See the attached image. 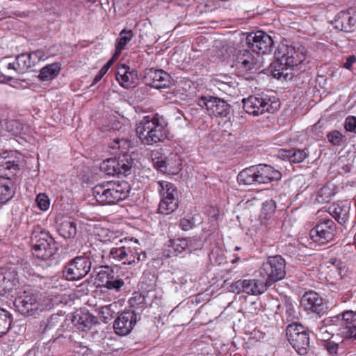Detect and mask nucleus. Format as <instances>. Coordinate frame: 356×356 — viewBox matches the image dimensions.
Masks as SVG:
<instances>
[{
	"mask_svg": "<svg viewBox=\"0 0 356 356\" xmlns=\"http://www.w3.org/2000/svg\"><path fill=\"white\" fill-rule=\"evenodd\" d=\"M276 65L275 71L279 76H286L288 72L285 71L305 70H302V65L307 59V51L305 47L298 45L295 47L284 42H281L275 51Z\"/></svg>",
	"mask_w": 356,
	"mask_h": 356,
	"instance_id": "nucleus-1",
	"label": "nucleus"
},
{
	"mask_svg": "<svg viewBox=\"0 0 356 356\" xmlns=\"http://www.w3.org/2000/svg\"><path fill=\"white\" fill-rule=\"evenodd\" d=\"M19 159L15 152L0 155V203L5 204L15 195V187L9 176L19 169Z\"/></svg>",
	"mask_w": 356,
	"mask_h": 356,
	"instance_id": "nucleus-2",
	"label": "nucleus"
},
{
	"mask_svg": "<svg viewBox=\"0 0 356 356\" xmlns=\"http://www.w3.org/2000/svg\"><path fill=\"white\" fill-rule=\"evenodd\" d=\"M129 191L130 186L127 181L106 182L95 186L92 193L99 203L111 204L125 199Z\"/></svg>",
	"mask_w": 356,
	"mask_h": 356,
	"instance_id": "nucleus-3",
	"label": "nucleus"
},
{
	"mask_svg": "<svg viewBox=\"0 0 356 356\" xmlns=\"http://www.w3.org/2000/svg\"><path fill=\"white\" fill-rule=\"evenodd\" d=\"M281 174L268 165H259L252 166L242 170L237 177L239 184L251 185L254 183L265 184L274 180H279Z\"/></svg>",
	"mask_w": 356,
	"mask_h": 356,
	"instance_id": "nucleus-4",
	"label": "nucleus"
},
{
	"mask_svg": "<svg viewBox=\"0 0 356 356\" xmlns=\"http://www.w3.org/2000/svg\"><path fill=\"white\" fill-rule=\"evenodd\" d=\"M136 134L147 145L161 142L166 137L164 127L155 117L145 116L137 124Z\"/></svg>",
	"mask_w": 356,
	"mask_h": 356,
	"instance_id": "nucleus-5",
	"label": "nucleus"
},
{
	"mask_svg": "<svg viewBox=\"0 0 356 356\" xmlns=\"http://www.w3.org/2000/svg\"><path fill=\"white\" fill-rule=\"evenodd\" d=\"M244 111L254 116H259L266 113H273L277 111L280 106L278 101H272L267 97L261 95H251L248 98L243 99Z\"/></svg>",
	"mask_w": 356,
	"mask_h": 356,
	"instance_id": "nucleus-6",
	"label": "nucleus"
},
{
	"mask_svg": "<svg viewBox=\"0 0 356 356\" xmlns=\"http://www.w3.org/2000/svg\"><path fill=\"white\" fill-rule=\"evenodd\" d=\"M286 261L280 255L268 257L259 270L261 275L266 277V281L270 286L282 280L285 275Z\"/></svg>",
	"mask_w": 356,
	"mask_h": 356,
	"instance_id": "nucleus-7",
	"label": "nucleus"
},
{
	"mask_svg": "<svg viewBox=\"0 0 356 356\" xmlns=\"http://www.w3.org/2000/svg\"><path fill=\"white\" fill-rule=\"evenodd\" d=\"M158 191L161 197L159 205V212L164 215L172 213L178 206L177 191L175 186L167 181L158 182Z\"/></svg>",
	"mask_w": 356,
	"mask_h": 356,
	"instance_id": "nucleus-8",
	"label": "nucleus"
},
{
	"mask_svg": "<svg viewBox=\"0 0 356 356\" xmlns=\"http://www.w3.org/2000/svg\"><path fill=\"white\" fill-rule=\"evenodd\" d=\"M44 53L42 51H36L31 54L19 55L15 58L17 72L18 74H23L31 68H33V71H36L39 69L40 73L38 77L41 81H44V67L42 66L43 60L42 59Z\"/></svg>",
	"mask_w": 356,
	"mask_h": 356,
	"instance_id": "nucleus-9",
	"label": "nucleus"
},
{
	"mask_svg": "<svg viewBox=\"0 0 356 356\" xmlns=\"http://www.w3.org/2000/svg\"><path fill=\"white\" fill-rule=\"evenodd\" d=\"M286 336L289 343L300 355L307 353L309 338L307 332L302 325L298 323L289 325Z\"/></svg>",
	"mask_w": 356,
	"mask_h": 356,
	"instance_id": "nucleus-10",
	"label": "nucleus"
},
{
	"mask_svg": "<svg viewBox=\"0 0 356 356\" xmlns=\"http://www.w3.org/2000/svg\"><path fill=\"white\" fill-rule=\"evenodd\" d=\"M132 160L129 155L105 160L100 165L102 171L108 175H126L132 167Z\"/></svg>",
	"mask_w": 356,
	"mask_h": 356,
	"instance_id": "nucleus-11",
	"label": "nucleus"
},
{
	"mask_svg": "<svg viewBox=\"0 0 356 356\" xmlns=\"http://www.w3.org/2000/svg\"><path fill=\"white\" fill-rule=\"evenodd\" d=\"M270 285L266 282L257 280H238L231 285V290L238 293L243 292L247 294L258 296L264 293Z\"/></svg>",
	"mask_w": 356,
	"mask_h": 356,
	"instance_id": "nucleus-12",
	"label": "nucleus"
},
{
	"mask_svg": "<svg viewBox=\"0 0 356 356\" xmlns=\"http://www.w3.org/2000/svg\"><path fill=\"white\" fill-rule=\"evenodd\" d=\"M247 45L256 54H266L269 51L273 46V42L272 38L262 31H258L255 33H251L246 37Z\"/></svg>",
	"mask_w": 356,
	"mask_h": 356,
	"instance_id": "nucleus-13",
	"label": "nucleus"
},
{
	"mask_svg": "<svg viewBox=\"0 0 356 356\" xmlns=\"http://www.w3.org/2000/svg\"><path fill=\"white\" fill-rule=\"evenodd\" d=\"M152 160L154 167L163 172L176 175L181 170V161L177 153H170L168 156L161 154Z\"/></svg>",
	"mask_w": 356,
	"mask_h": 356,
	"instance_id": "nucleus-14",
	"label": "nucleus"
},
{
	"mask_svg": "<svg viewBox=\"0 0 356 356\" xmlns=\"http://www.w3.org/2000/svg\"><path fill=\"white\" fill-rule=\"evenodd\" d=\"M90 260L85 257H75L66 267V277L69 280H76L84 277L91 268Z\"/></svg>",
	"mask_w": 356,
	"mask_h": 356,
	"instance_id": "nucleus-15",
	"label": "nucleus"
},
{
	"mask_svg": "<svg viewBox=\"0 0 356 356\" xmlns=\"http://www.w3.org/2000/svg\"><path fill=\"white\" fill-rule=\"evenodd\" d=\"M17 309L23 315H34L39 308V303L35 295L24 291L18 295L14 301Z\"/></svg>",
	"mask_w": 356,
	"mask_h": 356,
	"instance_id": "nucleus-16",
	"label": "nucleus"
},
{
	"mask_svg": "<svg viewBox=\"0 0 356 356\" xmlns=\"http://www.w3.org/2000/svg\"><path fill=\"white\" fill-rule=\"evenodd\" d=\"M335 232L334 222L331 220H325L311 230L310 236L313 241L325 243L332 240Z\"/></svg>",
	"mask_w": 356,
	"mask_h": 356,
	"instance_id": "nucleus-17",
	"label": "nucleus"
},
{
	"mask_svg": "<svg viewBox=\"0 0 356 356\" xmlns=\"http://www.w3.org/2000/svg\"><path fill=\"white\" fill-rule=\"evenodd\" d=\"M200 105L204 106L210 115L226 117L229 113V105L225 100L218 97H202Z\"/></svg>",
	"mask_w": 356,
	"mask_h": 356,
	"instance_id": "nucleus-18",
	"label": "nucleus"
},
{
	"mask_svg": "<svg viewBox=\"0 0 356 356\" xmlns=\"http://www.w3.org/2000/svg\"><path fill=\"white\" fill-rule=\"evenodd\" d=\"M334 27L339 31L353 32L356 29V9L350 8L341 11L332 22Z\"/></svg>",
	"mask_w": 356,
	"mask_h": 356,
	"instance_id": "nucleus-19",
	"label": "nucleus"
},
{
	"mask_svg": "<svg viewBox=\"0 0 356 356\" xmlns=\"http://www.w3.org/2000/svg\"><path fill=\"white\" fill-rule=\"evenodd\" d=\"M136 323V314L127 311L122 313L114 321L113 328L115 333L120 336L128 334Z\"/></svg>",
	"mask_w": 356,
	"mask_h": 356,
	"instance_id": "nucleus-20",
	"label": "nucleus"
},
{
	"mask_svg": "<svg viewBox=\"0 0 356 356\" xmlns=\"http://www.w3.org/2000/svg\"><path fill=\"white\" fill-rule=\"evenodd\" d=\"M145 79L147 84L161 89L170 86L171 77L162 70L149 69L145 74Z\"/></svg>",
	"mask_w": 356,
	"mask_h": 356,
	"instance_id": "nucleus-21",
	"label": "nucleus"
},
{
	"mask_svg": "<svg viewBox=\"0 0 356 356\" xmlns=\"http://www.w3.org/2000/svg\"><path fill=\"white\" fill-rule=\"evenodd\" d=\"M300 302L306 310L314 313H323L325 309L323 298L314 291L305 293L302 296Z\"/></svg>",
	"mask_w": 356,
	"mask_h": 356,
	"instance_id": "nucleus-22",
	"label": "nucleus"
},
{
	"mask_svg": "<svg viewBox=\"0 0 356 356\" xmlns=\"http://www.w3.org/2000/svg\"><path fill=\"white\" fill-rule=\"evenodd\" d=\"M260 55H253L248 50L238 53L236 59V67L245 71H252L259 67L258 62L261 59Z\"/></svg>",
	"mask_w": 356,
	"mask_h": 356,
	"instance_id": "nucleus-23",
	"label": "nucleus"
},
{
	"mask_svg": "<svg viewBox=\"0 0 356 356\" xmlns=\"http://www.w3.org/2000/svg\"><path fill=\"white\" fill-rule=\"evenodd\" d=\"M58 231L65 238H74L77 233L76 223L75 220L69 216H62L56 221Z\"/></svg>",
	"mask_w": 356,
	"mask_h": 356,
	"instance_id": "nucleus-24",
	"label": "nucleus"
},
{
	"mask_svg": "<svg viewBox=\"0 0 356 356\" xmlns=\"http://www.w3.org/2000/svg\"><path fill=\"white\" fill-rule=\"evenodd\" d=\"M95 238L103 243H113L118 245V242L123 243L127 242V238H119V236L108 229L103 228L99 226H95L92 231Z\"/></svg>",
	"mask_w": 356,
	"mask_h": 356,
	"instance_id": "nucleus-25",
	"label": "nucleus"
},
{
	"mask_svg": "<svg viewBox=\"0 0 356 356\" xmlns=\"http://www.w3.org/2000/svg\"><path fill=\"white\" fill-rule=\"evenodd\" d=\"M115 78L120 86L129 88L135 83L136 74L134 72L130 71L129 66L122 65L117 70Z\"/></svg>",
	"mask_w": 356,
	"mask_h": 356,
	"instance_id": "nucleus-26",
	"label": "nucleus"
},
{
	"mask_svg": "<svg viewBox=\"0 0 356 356\" xmlns=\"http://www.w3.org/2000/svg\"><path fill=\"white\" fill-rule=\"evenodd\" d=\"M72 321L83 330H90L97 323V319L94 316L88 312H76Z\"/></svg>",
	"mask_w": 356,
	"mask_h": 356,
	"instance_id": "nucleus-27",
	"label": "nucleus"
},
{
	"mask_svg": "<svg viewBox=\"0 0 356 356\" xmlns=\"http://www.w3.org/2000/svg\"><path fill=\"white\" fill-rule=\"evenodd\" d=\"M15 275L11 272L6 274L0 272V293L10 291L18 284V280Z\"/></svg>",
	"mask_w": 356,
	"mask_h": 356,
	"instance_id": "nucleus-28",
	"label": "nucleus"
},
{
	"mask_svg": "<svg viewBox=\"0 0 356 356\" xmlns=\"http://www.w3.org/2000/svg\"><path fill=\"white\" fill-rule=\"evenodd\" d=\"M110 251V257L116 261H122L130 258L132 251L130 248H127L123 243L118 242V245H115Z\"/></svg>",
	"mask_w": 356,
	"mask_h": 356,
	"instance_id": "nucleus-29",
	"label": "nucleus"
},
{
	"mask_svg": "<svg viewBox=\"0 0 356 356\" xmlns=\"http://www.w3.org/2000/svg\"><path fill=\"white\" fill-rule=\"evenodd\" d=\"M329 212L332 216L340 224L345 223L348 219L346 208L337 204H333L329 207Z\"/></svg>",
	"mask_w": 356,
	"mask_h": 356,
	"instance_id": "nucleus-30",
	"label": "nucleus"
},
{
	"mask_svg": "<svg viewBox=\"0 0 356 356\" xmlns=\"http://www.w3.org/2000/svg\"><path fill=\"white\" fill-rule=\"evenodd\" d=\"M134 34L131 30H122L120 33V36L117 39L115 44V57H119L121 51L124 48L127 43L133 38Z\"/></svg>",
	"mask_w": 356,
	"mask_h": 356,
	"instance_id": "nucleus-31",
	"label": "nucleus"
},
{
	"mask_svg": "<svg viewBox=\"0 0 356 356\" xmlns=\"http://www.w3.org/2000/svg\"><path fill=\"white\" fill-rule=\"evenodd\" d=\"M308 152L306 149H291L285 151L284 156L291 163H301L308 156Z\"/></svg>",
	"mask_w": 356,
	"mask_h": 356,
	"instance_id": "nucleus-32",
	"label": "nucleus"
},
{
	"mask_svg": "<svg viewBox=\"0 0 356 356\" xmlns=\"http://www.w3.org/2000/svg\"><path fill=\"white\" fill-rule=\"evenodd\" d=\"M11 322L10 314L7 310L0 308V337L8 331Z\"/></svg>",
	"mask_w": 356,
	"mask_h": 356,
	"instance_id": "nucleus-33",
	"label": "nucleus"
},
{
	"mask_svg": "<svg viewBox=\"0 0 356 356\" xmlns=\"http://www.w3.org/2000/svg\"><path fill=\"white\" fill-rule=\"evenodd\" d=\"M276 209V203L274 200L266 201L262 206L260 217L268 220L274 214Z\"/></svg>",
	"mask_w": 356,
	"mask_h": 356,
	"instance_id": "nucleus-34",
	"label": "nucleus"
},
{
	"mask_svg": "<svg viewBox=\"0 0 356 356\" xmlns=\"http://www.w3.org/2000/svg\"><path fill=\"white\" fill-rule=\"evenodd\" d=\"M0 70L13 77L17 72V65L15 60L10 62L9 58H4L0 60Z\"/></svg>",
	"mask_w": 356,
	"mask_h": 356,
	"instance_id": "nucleus-35",
	"label": "nucleus"
},
{
	"mask_svg": "<svg viewBox=\"0 0 356 356\" xmlns=\"http://www.w3.org/2000/svg\"><path fill=\"white\" fill-rule=\"evenodd\" d=\"M43 234V231H40V232H34L31 236L33 250L34 251L33 254L35 255V257H37L38 258H40V256L39 254H36V252L38 251L41 250L42 248L44 245V242H43L44 239L41 238L40 237V234ZM42 257H43V256H41V258H42Z\"/></svg>",
	"mask_w": 356,
	"mask_h": 356,
	"instance_id": "nucleus-36",
	"label": "nucleus"
},
{
	"mask_svg": "<svg viewBox=\"0 0 356 356\" xmlns=\"http://www.w3.org/2000/svg\"><path fill=\"white\" fill-rule=\"evenodd\" d=\"M7 129L14 136H21L25 132V127L22 122L17 120H10L7 123Z\"/></svg>",
	"mask_w": 356,
	"mask_h": 356,
	"instance_id": "nucleus-37",
	"label": "nucleus"
},
{
	"mask_svg": "<svg viewBox=\"0 0 356 356\" xmlns=\"http://www.w3.org/2000/svg\"><path fill=\"white\" fill-rule=\"evenodd\" d=\"M327 140L334 145L340 146L346 141V137L339 131H333L327 135Z\"/></svg>",
	"mask_w": 356,
	"mask_h": 356,
	"instance_id": "nucleus-38",
	"label": "nucleus"
},
{
	"mask_svg": "<svg viewBox=\"0 0 356 356\" xmlns=\"http://www.w3.org/2000/svg\"><path fill=\"white\" fill-rule=\"evenodd\" d=\"M61 69V65L59 63H54L46 65V79H53L55 78Z\"/></svg>",
	"mask_w": 356,
	"mask_h": 356,
	"instance_id": "nucleus-39",
	"label": "nucleus"
},
{
	"mask_svg": "<svg viewBox=\"0 0 356 356\" xmlns=\"http://www.w3.org/2000/svg\"><path fill=\"white\" fill-rule=\"evenodd\" d=\"M189 245L188 241L185 238H177L173 240L172 242V247L175 252H181L186 249H188Z\"/></svg>",
	"mask_w": 356,
	"mask_h": 356,
	"instance_id": "nucleus-40",
	"label": "nucleus"
},
{
	"mask_svg": "<svg viewBox=\"0 0 356 356\" xmlns=\"http://www.w3.org/2000/svg\"><path fill=\"white\" fill-rule=\"evenodd\" d=\"M48 246L49 247V252L48 253L49 258L51 259V261H53L52 263H51L49 265H56L59 262V254H57V247L54 242L51 243L50 242L48 243Z\"/></svg>",
	"mask_w": 356,
	"mask_h": 356,
	"instance_id": "nucleus-41",
	"label": "nucleus"
},
{
	"mask_svg": "<svg viewBox=\"0 0 356 356\" xmlns=\"http://www.w3.org/2000/svg\"><path fill=\"white\" fill-rule=\"evenodd\" d=\"M147 259V254L145 252H142L140 254L136 253V256H134L131 253L130 254V258L127 259L126 261L123 262L124 264L131 265L140 261H144Z\"/></svg>",
	"mask_w": 356,
	"mask_h": 356,
	"instance_id": "nucleus-42",
	"label": "nucleus"
},
{
	"mask_svg": "<svg viewBox=\"0 0 356 356\" xmlns=\"http://www.w3.org/2000/svg\"><path fill=\"white\" fill-rule=\"evenodd\" d=\"M124 284L123 280L122 279H116V280H107L105 283V286L108 289H114L116 291H119Z\"/></svg>",
	"mask_w": 356,
	"mask_h": 356,
	"instance_id": "nucleus-43",
	"label": "nucleus"
},
{
	"mask_svg": "<svg viewBox=\"0 0 356 356\" xmlns=\"http://www.w3.org/2000/svg\"><path fill=\"white\" fill-rule=\"evenodd\" d=\"M344 128L347 131L356 134V118L353 116L348 117L344 123Z\"/></svg>",
	"mask_w": 356,
	"mask_h": 356,
	"instance_id": "nucleus-44",
	"label": "nucleus"
},
{
	"mask_svg": "<svg viewBox=\"0 0 356 356\" xmlns=\"http://www.w3.org/2000/svg\"><path fill=\"white\" fill-rule=\"evenodd\" d=\"M341 334L345 338L356 339V326L346 327L341 332Z\"/></svg>",
	"mask_w": 356,
	"mask_h": 356,
	"instance_id": "nucleus-45",
	"label": "nucleus"
},
{
	"mask_svg": "<svg viewBox=\"0 0 356 356\" xmlns=\"http://www.w3.org/2000/svg\"><path fill=\"white\" fill-rule=\"evenodd\" d=\"M342 319L347 323H351L356 321V313L353 311L344 312L342 314Z\"/></svg>",
	"mask_w": 356,
	"mask_h": 356,
	"instance_id": "nucleus-46",
	"label": "nucleus"
},
{
	"mask_svg": "<svg viewBox=\"0 0 356 356\" xmlns=\"http://www.w3.org/2000/svg\"><path fill=\"white\" fill-rule=\"evenodd\" d=\"M195 225V222L193 218L191 219H186L183 218L180 221V227L184 230H189L193 227Z\"/></svg>",
	"mask_w": 356,
	"mask_h": 356,
	"instance_id": "nucleus-47",
	"label": "nucleus"
},
{
	"mask_svg": "<svg viewBox=\"0 0 356 356\" xmlns=\"http://www.w3.org/2000/svg\"><path fill=\"white\" fill-rule=\"evenodd\" d=\"M189 245L188 249L190 251L195 250L196 249H200L202 247V242L200 238H195L188 240Z\"/></svg>",
	"mask_w": 356,
	"mask_h": 356,
	"instance_id": "nucleus-48",
	"label": "nucleus"
},
{
	"mask_svg": "<svg viewBox=\"0 0 356 356\" xmlns=\"http://www.w3.org/2000/svg\"><path fill=\"white\" fill-rule=\"evenodd\" d=\"M114 142L116 143V145L113 146V148H123L127 149L128 147H129V141H128L126 139L122 138V139H115Z\"/></svg>",
	"mask_w": 356,
	"mask_h": 356,
	"instance_id": "nucleus-49",
	"label": "nucleus"
},
{
	"mask_svg": "<svg viewBox=\"0 0 356 356\" xmlns=\"http://www.w3.org/2000/svg\"><path fill=\"white\" fill-rule=\"evenodd\" d=\"M325 346L326 349L330 354L332 355L337 353L338 345L336 343L332 341H328L325 343Z\"/></svg>",
	"mask_w": 356,
	"mask_h": 356,
	"instance_id": "nucleus-50",
	"label": "nucleus"
},
{
	"mask_svg": "<svg viewBox=\"0 0 356 356\" xmlns=\"http://www.w3.org/2000/svg\"><path fill=\"white\" fill-rule=\"evenodd\" d=\"M36 203L38 207L40 210L44 211V193H40L36 197Z\"/></svg>",
	"mask_w": 356,
	"mask_h": 356,
	"instance_id": "nucleus-51",
	"label": "nucleus"
},
{
	"mask_svg": "<svg viewBox=\"0 0 356 356\" xmlns=\"http://www.w3.org/2000/svg\"><path fill=\"white\" fill-rule=\"evenodd\" d=\"M356 62V58L352 55L347 58L346 61L343 64V67L348 70H350L353 63Z\"/></svg>",
	"mask_w": 356,
	"mask_h": 356,
	"instance_id": "nucleus-52",
	"label": "nucleus"
},
{
	"mask_svg": "<svg viewBox=\"0 0 356 356\" xmlns=\"http://www.w3.org/2000/svg\"><path fill=\"white\" fill-rule=\"evenodd\" d=\"M13 79L11 74H8L5 72H3L1 70L0 72V83H3L8 81H10Z\"/></svg>",
	"mask_w": 356,
	"mask_h": 356,
	"instance_id": "nucleus-53",
	"label": "nucleus"
},
{
	"mask_svg": "<svg viewBox=\"0 0 356 356\" xmlns=\"http://www.w3.org/2000/svg\"><path fill=\"white\" fill-rule=\"evenodd\" d=\"M104 73L102 71V70H99L98 74L95 76V79H94V81H93V84H96L97 82H99L102 78L104 76Z\"/></svg>",
	"mask_w": 356,
	"mask_h": 356,
	"instance_id": "nucleus-54",
	"label": "nucleus"
},
{
	"mask_svg": "<svg viewBox=\"0 0 356 356\" xmlns=\"http://www.w3.org/2000/svg\"><path fill=\"white\" fill-rule=\"evenodd\" d=\"M118 57H115V53L114 54L113 56L111 59H110L104 65L107 66L108 68H110L111 65H113V62L118 58Z\"/></svg>",
	"mask_w": 356,
	"mask_h": 356,
	"instance_id": "nucleus-55",
	"label": "nucleus"
},
{
	"mask_svg": "<svg viewBox=\"0 0 356 356\" xmlns=\"http://www.w3.org/2000/svg\"><path fill=\"white\" fill-rule=\"evenodd\" d=\"M329 191V188L327 187H324L320 190L318 192V195L323 196L324 194H326L327 191Z\"/></svg>",
	"mask_w": 356,
	"mask_h": 356,
	"instance_id": "nucleus-56",
	"label": "nucleus"
},
{
	"mask_svg": "<svg viewBox=\"0 0 356 356\" xmlns=\"http://www.w3.org/2000/svg\"><path fill=\"white\" fill-rule=\"evenodd\" d=\"M108 69L109 68H108L107 66L104 65L100 70H102L106 74Z\"/></svg>",
	"mask_w": 356,
	"mask_h": 356,
	"instance_id": "nucleus-57",
	"label": "nucleus"
},
{
	"mask_svg": "<svg viewBox=\"0 0 356 356\" xmlns=\"http://www.w3.org/2000/svg\"><path fill=\"white\" fill-rule=\"evenodd\" d=\"M118 125H119V124H116L115 127L113 126L112 128L113 129H120L122 128V127L121 126H118Z\"/></svg>",
	"mask_w": 356,
	"mask_h": 356,
	"instance_id": "nucleus-58",
	"label": "nucleus"
},
{
	"mask_svg": "<svg viewBox=\"0 0 356 356\" xmlns=\"http://www.w3.org/2000/svg\"><path fill=\"white\" fill-rule=\"evenodd\" d=\"M45 202H46V208L47 207V206L49 205V200L47 198V197L46 196V200H45Z\"/></svg>",
	"mask_w": 356,
	"mask_h": 356,
	"instance_id": "nucleus-59",
	"label": "nucleus"
},
{
	"mask_svg": "<svg viewBox=\"0 0 356 356\" xmlns=\"http://www.w3.org/2000/svg\"><path fill=\"white\" fill-rule=\"evenodd\" d=\"M330 200V195H327L325 197V198L323 199V200H325L326 202H328Z\"/></svg>",
	"mask_w": 356,
	"mask_h": 356,
	"instance_id": "nucleus-60",
	"label": "nucleus"
}]
</instances>
